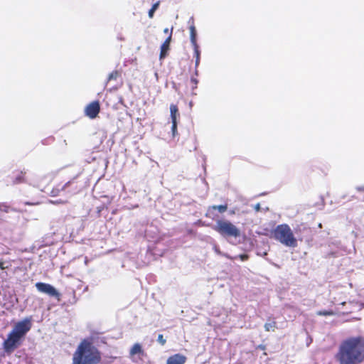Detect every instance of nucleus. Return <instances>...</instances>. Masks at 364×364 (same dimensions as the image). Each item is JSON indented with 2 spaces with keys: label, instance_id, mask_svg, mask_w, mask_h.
<instances>
[{
  "label": "nucleus",
  "instance_id": "nucleus-28",
  "mask_svg": "<svg viewBox=\"0 0 364 364\" xmlns=\"http://www.w3.org/2000/svg\"><path fill=\"white\" fill-rule=\"evenodd\" d=\"M6 268H8V267L4 265V262L3 261H0V269L4 270Z\"/></svg>",
  "mask_w": 364,
  "mask_h": 364
},
{
  "label": "nucleus",
  "instance_id": "nucleus-25",
  "mask_svg": "<svg viewBox=\"0 0 364 364\" xmlns=\"http://www.w3.org/2000/svg\"><path fill=\"white\" fill-rule=\"evenodd\" d=\"M60 191V189H55V188H53V189L51 190L50 193H51V195L53 196H58L59 194Z\"/></svg>",
  "mask_w": 364,
  "mask_h": 364
},
{
  "label": "nucleus",
  "instance_id": "nucleus-19",
  "mask_svg": "<svg viewBox=\"0 0 364 364\" xmlns=\"http://www.w3.org/2000/svg\"><path fill=\"white\" fill-rule=\"evenodd\" d=\"M121 73L119 70L112 71L108 76L107 80L111 81L113 80H117L119 77H120Z\"/></svg>",
  "mask_w": 364,
  "mask_h": 364
},
{
  "label": "nucleus",
  "instance_id": "nucleus-14",
  "mask_svg": "<svg viewBox=\"0 0 364 364\" xmlns=\"http://www.w3.org/2000/svg\"><path fill=\"white\" fill-rule=\"evenodd\" d=\"M190 30V40L192 46L198 44L197 43V32L195 26L193 24L189 27Z\"/></svg>",
  "mask_w": 364,
  "mask_h": 364
},
{
  "label": "nucleus",
  "instance_id": "nucleus-9",
  "mask_svg": "<svg viewBox=\"0 0 364 364\" xmlns=\"http://www.w3.org/2000/svg\"><path fill=\"white\" fill-rule=\"evenodd\" d=\"M26 171L25 170H16L13 173V183L18 184L26 182Z\"/></svg>",
  "mask_w": 364,
  "mask_h": 364
},
{
  "label": "nucleus",
  "instance_id": "nucleus-27",
  "mask_svg": "<svg viewBox=\"0 0 364 364\" xmlns=\"http://www.w3.org/2000/svg\"><path fill=\"white\" fill-rule=\"evenodd\" d=\"M356 190L359 193H364V185L356 187Z\"/></svg>",
  "mask_w": 364,
  "mask_h": 364
},
{
  "label": "nucleus",
  "instance_id": "nucleus-16",
  "mask_svg": "<svg viewBox=\"0 0 364 364\" xmlns=\"http://www.w3.org/2000/svg\"><path fill=\"white\" fill-rule=\"evenodd\" d=\"M205 217L211 220H215L218 217L217 214L215 213V207H213V205L208 207L205 213Z\"/></svg>",
  "mask_w": 364,
  "mask_h": 364
},
{
  "label": "nucleus",
  "instance_id": "nucleus-8",
  "mask_svg": "<svg viewBox=\"0 0 364 364\" xmlns=\"http://www.w3.org/2000/svg\"><path fill=\"white\" fill-rule=\"evenodd\" d=\"M171 38H172V31L171 32V33L169 34L168 38L164 41V42L161 46V50H160V55H159L160 60H162L167 56L168 52L170 50V43L171 41Z\"/></svg>",
  "mask_w": 364,
  "mask_h": 364
},
{
  "label": "nucleus",
  "instance_id": "nucleus-7",
  "mask_svg": "<svg viewBox=\"0 0 364 364\" xmlns=\"http://www.w3.org/2000/svg\"><path fill=\"white\" fill-rule=\"evenodd\" d=\"M85 114L90 119H95L100 112V104L98 100L89 103L85 108Z\"/></svg>",
  "mask_w": 364,
  "mask_h": 364
},
{
  "label": "nucleus",
  "instance_id": "nucleus-12",
  "mask_svg": "<svg viewBox=\"0 0 364 364\" xmlns=\"http://www.w3.org/2000/svg\"><path fill=\"white\" fill-rule=\"evenodd\" d=\"M193 50H194V57L196 58V63H195L196 71H195V74H196V75H198L197 68H198V66L199 65V63H200V50H199V46L198 44L193 45Z\"/></svg>",
  "mask_w": 364,
  "mask_h": 364
},
{
  "label": "nucleus",
  "instance_id": "nucleus-29",
  "mask_svg": "<svg viewBox=\"0 0 364 364\" xmlns=\"http://www.w3.org/2000/svg\"><path fill=\"white\" fill-rule=\"evenodd\" d=\"M71 183V181H68L65 183L60 188L61 191L64 190L66 187H68Z\"/></svg>",
  "mask_w": 364,
  "mask_h": 364
},
{
  "label": "nucleus",
  "instance_id": "nucleus-30",
  "mask_svg": "<svg viewBox=\"0 0 364 364\" xmlns=\"http://www.w3.org/2000/svg\"><path fill=\"white\" fill-rule=\"evenodd\" d=\"M104 205H101V206H99L97 208V213L98 215H100L101 211L104 209Z\"/></svg>",
  "mask_w": 364,
  "mask_h": 364
},
{
  "label": "nucleus",
  "instance_id": "nucleus-17",
  "mask_svg": "<svg viewBox=\"0 0 364 364\" xmlns=\"http://www.w3.org/2000/svg\"><path fill=\"white\" fill-rule=\"evenodd\" d=\"M15 209L12 208L9 205L6 203H0V212L3 213H9L11 211H14Z\"/></svg>",
  "mask_w": 364,
  "mask_h": 364
},
{
  "label": "nucleus",
  "instance_id": "nucleus-1",
  "mask_svg": "<svg viewBox=\"0 0 364 364\" xmlns=\"http://www.w3.org/2000/svg\"><path fill=\"white\" fill-rule=\"evenodd\" d=\"M334 358L338 364L364 363V336H349L342 340Z\"/></svg>",
  "mask_w": 364,
  "mask_h": 364
},
{
  "label": "nucleus",
  "instance_id": "nucleus-31",
  "mask_svg": "<svg viewBox=\"0 0 364 364\" xmlns=\"http://www.w3.org/2000/svg\"><path fill=\"white\" fill-rule=\"evenodd\" d=\"M164 31V33H167L168 32V28H165Z\"/></svg>",
  "mask_w": 364,
  "mask_h": 364
},
{
  "label": "nucleus",
  "instance_id": "nucleus-26",
  "mask_svg": "<svg viewBox=\"0 0 364 364\" xmlns=\"http://www.w3.org/2000/svg\"><path fill=\"white\" fill-rule=\"evenodd\" d=\"M239 257H240V259L242 261H246V260H247V259H248L249 256H248V255L242 254V255H239Z\"/></svg>",
  "mask_w": 364,
  "mask_h": 364
},
{
  "label": "nucleus",
  "instance_id": "nucleus-6",
  "mask_svg": "<svg viewBox=\"0 0 364 364\" xmlns=\"http://www.w3.org/2000/svg\"><path fill=\"white\" fill-rule=\"evenodd\" d=\"M36 287L39 291L45 293L50 296L55 297L58 301L60 300V294L50 284L37 282Z\"/></svg>",
  "mask_w": 364,
  "mask_h": 364
},
{
  "label": "nucleus",
  "instance_id": "nucleus-5",
  "mask_svg": "<svg viewBox=\"0 0 364 364\" xmlns=\"http://www.w3.org/2000/svg\"><path fill=\"white\" fill-rule=\"evenodd\" d=\"M213 230L224 237H238L240 231L234 224L227 220H218Z\"/></svg>",
  "mask_w": 364,
  "mask_h": 364
},
{
  "label": "nucleus",
  "instance_id": "nucleus-2",
  "mask_svg": "<svg viewBox=\"0 0 364 364\" xmlns=\"http://www.w3.org/2000/svg\"><path fill=\"white\" fill-rule=\"evenodd\" d=\"M101 352L94 346L93 338H84L77 346L73 356L72 364H99Z\"/></svg>",
  "mask_w": 364,
  "mask_h": 364
},
{
  "label": "nucleus",
  "instance_id": "nucleus-13",
  "mask_svg": "<svg viewBox=\"0 0 364 364\" xmlns=\"http://www.w3.org/2000/svg\"><path fill=\"white\" fill-rule=\"evenodd\" d=\"M170 113L171 122L177 121V118L179 117L180 114L176 105L171 104L170 105Z\"/></svg>",
  "mask_w": 364,
  "mask_h": 364
},
{
  "label": "nucleus",
  "instance_id": "nucleus-22",
  "mask_svg": "<svg viewBox=\"0 0 364 364\" xmlns=\"http://www.w3.org/2000/svg\"><path fill=\"white\" fill-rule=\"evenodd\" d=\"M157 341L161 345L164 346L166 343V340L164 338L162 334L158 336Z\"/></svg>",
  "mask_w": 364,
  "mask_h": 364
},
{
  "label": "nucleus",
  "instance_id": "nucleus-3",
  "mask_svg": "<svg viewBox=\"0 0 364 364\" xmlns=\"http://www.w3.org/2000/svg\"><path fill=\"white\" fill-rule=\"evenodd\" d=\"M31 322L29 318H25L16 323L7 338L3 343L4 350L6 353H13L21 343V340L30 331Z\"/></svg>",
  "mask_w": 364,
  "mask_h": 364
},
{
  "label": "nucleus",
  "instance_id": "nucleus-23",
  "mask_svg": "<svg viewBox=\"0 0 364 364\" xmlns=\"http://www.w3.org/2000/svg\"><path fill=\"white\" fill-rule=\"evenodd\" d=\"M191 82L193 84V86H192V90H195L197 88V85L198 83V80H197L196 77H192L191 78Z\"/></svg>",
  "mask_w": 364,
  "mask_h": 364
},
{
  "label": "nucleus",
  "instance_id": "nucleus-21",
  "mask_svg": "<svg viewBox=\"0 0 364 364\" xmlns=\"http://www.w3.org/2000/svg\"><path fill=\"white\" fill-rule=\"evenodd\" d=\"M172 126H171V131L173 136H176L177 134V121L171 122Z\"/></svg>",
  "mask_w": 364,
  "mask_h": 364
},
{
  "label": "nucleus",
  "instance_id": "nucleus-24",
  "mask_svg": "<svg viewBox=\"0 0 364 364\" xmlns=\"http://www.w3.org/2000/svg\"><path fill=\"white\" fill-rule=\"evenodd\" d=\"M317 314L320 315V316H330V315L333 314V312L329 311H318L317 313Z\"/></svg>",
  "mask_w": 364,
  "mask_h": 364
},
{
  "label": "nucleus",
  "instance_id": "nucleus-20",
  "mask_svg": "<svg viewBox=\"0 0 364 364\" xmlns=\"http://www.w3.org/2000/svg\"><path fill=\"white\" fill-rule=\"evenodd\" d=\"M215 207V210H218L220 213H225L228 210V205H213Z\"/></svg>",
  "mask_w": 364,
  "mask_h": 364
},
{
  "label": "nucleus",
  "instance_id": "nucleus-18",
  "mask_svg": "<svg viewBox=\"0 0 364 364\" xmlns=\"http://www.w3.org/2000/svg\"><path fill=\"white\" fill-rule=\"evenodd\" d=\"M159 4L160 2L159 1H157L156 2L155 4H154L151 6V8L149 9V12H148V15H149V17L150 18H152L154 17V12L157 10V9L159 8Z\"/></svg>",
  "mask_w": 364,
  "mask_h": 364
},
{
  "label": "nucleus",
  "instance_id": "nucleus-10",
  "mask_svg": "<svg viewBox=\"0 0 364 364\" xmlns=\"http://www.w3.org/2000/svg\"><path fill=\"white\" fill-rule=\"evenodd\" d=\"M136 355H138L139 356H146V354L143 350L141 344L136 343L133 345V346L129 350V357L134 358Z\"/></svg>",
  "mask_w": 364,
  "mask_h": 364
},
{
  "label": "nucleus",
  "instance_id": "nucleus-4",
  "mask_svg": "<svg viewBox=\"0 0 364 364\" xmlns=\"http://www.w3.org/2000/svg\"><path fill=\"white\" fill-rule=\"evenodd\" d=\"M273 237L287 247H296L297 240L287 224L277 225L272 231Z\"/></svg>",
  "mask_w": 364,
  "mask_h": 364
},
{
  "label": "nucleus",
  "instance_id": "nucleus-15",
  "mask_svg": "<svg viewBox=\"0 0 364 364\" xmlns=\"http://www.w3.org/2000/svg\"><path fill=\"white\" fill-rule=\"evenodd\" d=\"M266 323L264 328L266 331H274L277 328V322L274 320L270 321Z\"/></svg>",
  "mask_w": 364,
  "mask_h": 364
},
{
  "label": "nucleus",
  "instance_id": "nucleus-11",
  "mask_svg": "<svg viewBox=\"0 0 364 364\" xmlns=\"http://www.w3.org/2000/svg\"><path fill=\"white\" fill-rule=\"evenodd\" d=\"M186 361V357L185 355L176 353L168 358L167 364H184Z\"/></svg>",
  "mask_w": 364,
  "mask_h": 364
}]
</instances>
